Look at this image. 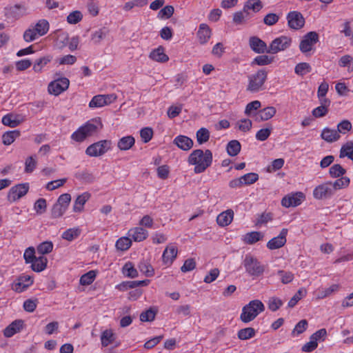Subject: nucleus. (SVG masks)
<instances>
[{
	"label": "nucleus",
	"mask_w": 353,
	"mask_h": 353,
	"mask_svg": "<svg viewBox=\"0 0 353 353\" xmlns=\"http://www.w3.org/2000/svg\"><path fill=\"white\" fill-rule=\"evenodd\" d=\"M212 153L210 150L203 151L196 149L189 155L188 163L189 165H194V173L200 174L205 172L212 165Z\"/></svg>",
	"instance_id": "1"
},
{
	"label": "nucleus",
	"mask_w": 353,
	"mask_h": 353,
	"mask_svg": "<svg viewBox=\"0 0 353 353\" xmlns=\"http://www.w3.org/2000/svg\"><path fill=\"white\" fill-rule=\"evenodd\" d=\"M49 29V22L46 19H40L34 25H31L26 30L23 38L26 42H32L47 34Z\"/></svg>",
	"instance_id": "2"
},
{
	"label": "nucleus",
	"mask_w": 353,
	"mask_h": 353,
	"mask_svg": "<svg viewBox=\"0 0 353 353\" xmlns=\"http://www.w3.org/2000/svg\"><path fill=\"white\" fill-rule=\"evenodd\" d=\"M264 310L265 305L260 300H252L242 308L240 319L242 322L248 323L253 321Z\"/></svg>",
	"instance_id": "3"
},
{
	"label": "nucleus",
	"mask_w": 353,
	"mask_h": 353,
	"mask_svg": "<svg viewBox=\"0 0 353 353\" xmlns=\"http://www.w3.org/2000/svg\"><path fill=\"white\" fill-rule=\"evenodd\" d=\"M101 126V123L98 120H92L88 121L84 125L80 127L71 135L72 139L81 142L87 137L92 136L97 132Z\"/></svg>",
	"instance_id": "4"
},
{
	"label": "nucleus",
	"mask_w": 353,
	"mask_h": 353,
	"mask_svg": "<svg viewBox=\"0 0 353 353\" xmlns=\"http://www.w3.org/2000/svg\"><path fill=\"white\" fill-rule=\"evenodd\" d=\"M242 265L245 272L253 278L259 277L265 271L264 265L253 255L248 254L245 256Z\"/></svg>",
	"instance_id": "5"
},
{
	"label": "nucleus",
	"mask_w": 353,
	"mask_h": 353,
	"mask_svg": "<svg viewBox=\"0 0 353 353\" xmlns=\"http://www.w3.org/2000/svg\"><path fill=\"white\" fill-rule=\"evenodd\" d=\"M268 72L264 69L259 70L248 76V84L246 90L252 93H256L263 90L264 83L267 80Z\"/></svg>",
	"instance_id": "6"
},
{
	"label": "nucleus",
	"mask_w": 353,
	"mask_h": 353,
	"mask_svg": "<svg viewBox=\"0 0 353 353\" xmlns=\"http://www.w3.org/2000/svg\"><path fill=\"white\" fill-rule=\"evenodd\" d=\"M112 142L109 140H102L89 145L85 150V154L92 157L101 156L111 149Z\"/></svg>",
	"instance_id": "7"
},
{
	"label": "nucleus",
	"mask_w": 353,
	"mask_h": 353,
	"mask_svg": "<svg viewBox=\"0 0 353 353\" xmlns=\"http://www.w3.org/2000/svg\"><path fill=\"white\" fill-rule=\"evenodd\" d=\"M335 192L330 181L322 183L316 186L312 192L313 197L316 200H326L332 198Z\"/></svg>",
	"instance_id": "8"
},
{
	"label": "nucleus",
	"mask_w": 353,
	"mask_h": 353,
	"mask_svg": "<svg viewBox=\"0 0 353 353\" xmlns=\"http://www.w3.org/2000/svg\"><path fill=\"white\" fill-rule=\"evenodd\" d=\"M292 43V39L287 36H281L274 39L267 50L268 53L276 54L279 52L284 51L290 46Z\"/></svg>",
	"instance_id": "9"
},
{
	"label": "nucleus",
	"mask_w": 353,
	"mask_h": 353,
	"mask_svg": "<svg viewBox=\"0 0 353 353\" xmlns=\"http://www.w3.org/2000/svg\"><path fill=\"white\" fill-rule=\"evenodd\" d=\"M305 196L301 192H292L285 195L281 200V205L285 208L296 207L302 203Z\"/></svg>",
	"instance_id": "10"
},
{
	"label": "nucleus",
	"mask_w": 353,
	"mask_h": 353,
	"mask_svg": "<svg viewBox=\"0 0 353 353\" xmlns=\"http://www.w3.org/2000/svg\"><path fill=\"white\" fill-rule=\"evenodd\" d=\"M318 41V34L316 32H310L303 37L300 43L299 49L303 53H307L313 49Z\"/></svg>",
	"instance_id": "11"
},
{
	"label": "nucleus",
	"mask_w": 353,
	"mask_h": 353,
	"mask_svg": "<svg viewBox=\"0 0 353 353\" xmlns=\"http://www.w3.org/2000/svg\"><path fill=\"white\" fill-rule=\"evenodd\" d=\"M69 85V79L66 77H62L50 82L48 85V90L50 94L57 96L66 90Z\"/></svg>",
	"instance_id": "12"
},
{
	"label": "nucleus",
	"mask_w": 353,
	"mask_h": 353,
	"mask_svg": "<svg viewBox=\"0 0 353 353\" xmlns=\"http://www.w3.org/2000/svg\"><path fill=\"white\" fill-rule=\"evenodd\" d=\"M29 190V184L21 183L10 188L8 194V199L10 202H14L27 194Z\"/></svg>",
	"instance_id": "13"
},
{
	"label": "nucleus",
	"mask_w": 353,
	"mask_h": 353,
	"mask_svg": "<svg viewBox=\"0 0 353 353\" xmlns=\"http://www.w3.org/2000/svg\"><path fill=\"white\" fill-rule=\"evenodd\" d=\"M288 26L294 30H299L303 27L305 19L301 13L297 11L290 12L287 15Z\"/></svg>",
	"instance_id": "14"
},
{
	"label": "nucleus",
	"mask_w": 353,
	"mask_h": 353,
	"mask_svg": "<svg viewBox=\"0 0 353 353\" xmlns=\"http://www.w3.org/2000/svg\"><path fill=\"white\" fill-rule=\"evenodd\" d=\"M114 94L97 95L89 103L90 108H99L110 104L116 100Z\"/></svg>",
	"instance_id": "15"
},
{
	"label": "nucleus",
	"mask_w": 353,
	"mask_h": 353,
	"mask_svg": "<svg viewBox=\"0 0 353 353\" xmlns=\"http://www.w3.org/2000/svg\"><path fill=\"white\" fill-rule=\"evenodd\" d=\"M288 229L283 228L280 234L272 239L268 243L267 247L270 250H276L283 247L286 243V236L288 234Z\"/></svg>",
	"instance_id": "16"
},
{
	"label": "nucleus",
	"mask_w": 353,
	"mask_h": 353,
	"mask_svg": "<svg viewBox=\"0 0 353 353\" xmlns=\"http://www.w3.org/2000/svg\"><path fill=\"white\" fill-rule=\"evenodd\" d=\"M177 248L174 245H168L162 254L163 263L166 266H170L177 256Z\"/></svg>",
	"instance_id": "17"
},
{
	"label": "nucleus",
	"mask_w": 353,
	"mask_h": 353,
	"mask_svg": "<svg viewBox=\"0 0 353 353\" xmlns=\"http://www.w3.org/2000/svg\"><path fill=\"white\" fill-rule=\"evenodd\" d=\"M128 236L136 242L144 241L148 236V232L142 227L131 228L128 232Z\"/></svg>",
	"instance_id": "18"
},
{
	"label": "nucleus",
	"mask_w": 353,
	"mask_h": 353,
	"mask_svg": "<svg viewBox=\"0 0 353 353\" xmlns=\"http://www.w3.org/2000/svg\"><path fill=\"white\" fill-rule=\"evenodd\" d=\"M32 283L33 280L30 276L21 275L19 276L17 281L12 284V289L17 292H21L31 285Z\"/></svg>",
	"instance_id": "19"
},
{
	"label": "nucleus",
	"mask_w": 353,
	"mask_h": 353,
	"mask_svg": "<svg viewBox=\"0 0 353 353\" xmlns=\"http://www.w3.org/2000/svg\"><path fill=\"white\" fill-rule=\"evenodd\" d=\"M173 143L181 150L188 151L190 150L194 145L193 141L187 136L179 135L176 136Z\"/></svg>",
	"instance_id": "20"
},
{
	"label": "nucleus",
	"mask_w": 353,
	"mask_h": 353,
	"mask_svg": "<svg viewBox=\"0 0 353 353\" xmlns=\"http://www.w3.org/2000/svg\"><path fill=\"white\" fill-rule=\"evenodd\" d=\"M23 325V321L22 320L14 321L4 329V336L8 338L12 337L22 330Z\"/></svg>",
	"instance_id": "21"
},
{
	"label": "nucleus",
	"mask_w": 353,
	"mask_h": 353,
	"mask_svg": "<svg viewBox=\"0 0 353 353\" xmlns=\"http://www.w3.org/2000/svg\"><path fill=\"white\" fill-rule=\"evenodd\" d=\"M91 194L88 192H85L79 195L75 199L73 205V211L74 212H81L83 210L85 203L90 199Z\"/></svg>",
	"instance_id": "22"
},
{
	"label": "nucleus",
	"mask_w": 353,
	"mask_h": 353,
	"mask_svg": "<svg viewBox=\"0 0 353 353\" xmlns=\"http://www.w3.org/2000/svg\"><path fill=\"white\" fill-rule=\"evenodd\" d=\"M250 46L251 49L256 53L267 52L266 43L256 37H252L250 39Z\"/></svg>",
	"instance_id": "23"
},
{
	"label": "nucleus",
	"mask_w": 353,
	"mask_h": 353,
	"mask_svg": "<svg viewBox=\"0 0 353 353\" xmlns=\"http://www.w3.org/2000/svg\"><path fill=\"white\" fill-rule=\"evenodd\" d=\"M197 37L201 44L206 43L211 37V30L205 23H201L199 26Z\"/></svg>",
	"instance_id": "24"
},
{
	"label": "nucleus",
	"mask_w": 353,
	"mask_h": 353,
	"mask_svg": "<svg viewBox=\"0 0 353 353\" xmlns=\"http://www.w3.org/2000/svg\"><path fill=\"white\" fill-rule=\"evenodd\" d=\"M276 112V110L273 106H268L262 110H260L256 115V121H268L272 118Z\"/></svg>",
	"instance_id": "25"
},
{
	"label": "nucleus",
	"mask_w": 353,
	"mask_h": 353,
	"mask_svg": "<svg viewBox=\"0 0 353 353\" xmlns=\"http://www.w3.org/2000/svg\"><path fill=\"white\" fill-rule=\"evenodd\" d=\"M321 137L324 141L328 143L336 141L341 137L336 130L331 129L329 128H323Z\"/></svg>",
	"instance_id": "26"
},
{
	"label": "nucleus",
	"mask_w": 353,
	"mask_h": 353,
	"mask_svg": "<svg viewBox=\"0 0 353 353\" xmlns=\"http://www.w3.org/2000/svg\"><path fill=\"white\" fill-rule=\"evenodd\" d=\"M23 119L22 117L17 114H8L2 118V123L3 125L10 128H14L19 125Z\"/></svg>",
	"instance_id": "27"
},
{
	"label": "nucleus",
	"mask_w": 353,
	"mask_h": 353,
	"mask_svg": "<svg viewBox=\"0 0 353 353\" xmlns=\"http://www.w3.org/2000/svg\"><path fill=\"white\" fill-rule=\"evenodd\" d=\"M234 216L232 210H228L219 214L216 218L217 223L222 227L227 226L231 223Z\"/></svg>",
	"instance_id": "28"
},
{
	"label": "nucleus",
	"mask_w": 353,
	"mask_h": 353,
	"mask_svg": "<svg viewBox=\"0 0 353 353\" xmlns=\"http://www.w3.org/2000/svg\"><path fill=\"white\" fill-rule=\"evenodd\" d=\"M149 57L153 61L160 63L166 62L169 59L168 56L164 52V49L161 46L153 50L150 52Z\"/></svg>",
	"instance_id": "29"
},
{
	"label": "nucleus",
	"mask_w": 353,
	"mask_h": 353,
	"mask_svg": "<svg viewBox=\"0 0 353 353\" xmlns=\"http://www.w3.org/2000/svg\"><path fill=\"white\" fill-rule=\"evenodd\" d=\"M52 57L50 55H46L35 60L32 70L36 73H40L43 69L52 61Z\"/></svg>",
	"instance_id": "30"
},
{
	"label": "nucleus",
	"mask_w": 353,
	"mask_h": 353,
	"mask_svg": "<svg viewBox=\"0 0 353 353\" xmlns=\"http://www.w3.org/2000/svg\"><path fill=\"white\" fill-rule=\"evenodd\" d=\"M339 289V285L338 284H332L329 288H319L316 290V297L319 299H325L332 294L337 292Z\"/></svg>",
	"instance_id": "31"
},
{
	"label": "nucleus",
	"mask_w": 353,
	"mask_h": 353,
	"mask_svg": "<svg viewBox=\"0 0 353 353\" xmlns=\"http://www.w3.org/2000/svg\"><path fill=\"white\" fill-rule=\"evenodd\" d=\"M48 259L43 256L35 257L34 259L30 263L32 269L34 272H40L44 270L47 266Z\"/></svg>",
	"instance_id": "32"
},
{
	"label": "nucleus",
	"mask_w": 353,
	"mask_h": 353,
	"mask_svg": "<svg viewBox=\"0 0 353 353\" xmlns=\"http://www.w3.org/2000/svg\"><path fill=\"white\" fill-rule=\"evenodd\" d=\"M134 143L135 139L132 136H125L119 140L117 147L121 150H128L134 145Z\"/></svg>",
	"instance_id": "33"
},
{
	"label": "nucleus",
	"mask_w": 353,
	"mask_h": 353,
	"mask_svg": "<svg viewBox=\"0 0 353 353\" xmlns=\"http://www.w3.org/2000/svg\"><path fill=\"white\" fill-rule=\"evenodd\" d=\"M81 232L79 227L69 228L62 233L61 237L66 241H72L80 236Z\"/></svg>",
	"instance_id": "34"
},
{
	"label": "nucleus",
	"mask_w": 353,
	"mask_h": 353,
	"mask_svg": "<svg viewBox=\"0 0 353 353\" xmlns=\"http://www.w3.org/2000/svg\"><path fill=\"white\" fill-rule=\"evenodd\" d=\"M263 8V3L260 0H248L243 6V12H248L251 10L254 12H258Z\"/></svg>",
	"instance_id": "35"
},
{
	"label": "nucleus",
	"mask_w": 353,
	"mask_h": 353,
	"mask_svg": "<svg viewBox=\"0 0 353 353\" xmlns=\"http://www.w3.org/2000/svg\"><path fill=\"white\" fill-rule=\"evenodd\" d=\"M138 268L139 270L146 276L150 277L154 276V270L149 261L143 260L140 261Z\"/></svg>",
	"instance_id": "36"
},
{
	"label": "nucleus",
	"mask_w": 353,
	"mask_h": 353,
	"mask_svg": "<svg viewBox=\"0 0 353 353\" xmlns=\"http://www.w3.org/2000/svg\"><path fill=\"white\" fill-rule=\"evenodd\" d=\"M115 339L114 334L112 330H104L101 335V342L103 347H107Z\"/></svg>",
	"instance_id": "37"
},
{
	"label": "nucleus",
	"mask_w": 353,
	"mask_h": 353,
	"mask_svg": "<svg viewBox=\"0 0 353 353\" xmlns=\"http://www.w3.org/2000/svg\"><path fill=\"white\" fill-rule=\"evenodd\" d=\"M263 238V234L261 232H251L243 236V241L248 244H253Z\"/></svg>",
	"instance_id": "38"
},
{
	"label": "nucleus",
	"mask_w": 353,
	"mask_h": 353,
	"mask_svg": "<svg viewBox=\"0 0 353 353\" xmlns=\"http://www.w3.org/2000/svg\"><path fill=\"white\" fill-rule=\"evenodd\" d=\"M350 179L347 176H341L334 182L331 181V184L334 188V192L338 190L346 188L350 185Z\"/></svg>",
	"instance_id": "39"
},
{
	"label": "nucleus",
	"mask_w": 353,
	"mask_h": 353,
	"mask_svg": "<svg viewBox=\"0 0 353 353\" xmlns=\"http://www.w3.org/2000/svg\"><path fill=\"white\" fill-rule=\"evenodd\" d=\"M132 245V240L129 236L119 238L115 243L116 248L121 251L128 250Z\"/></svg>",
	"instance_id": "40"
},
{
	"label": "nucleus",
	"mask_w": 353,
	"mask_h": 353,
	"mask_svg": "<svg viewBox=\"0 0 353 353\" xmlns=\"http://www.w3.org/2000/svg\"><path fill=\"white\" fill-rule=\"evenodd\" d=\"M345 157L353 160V141L347 142L341 147L340 157L343 158Z\"/></svg>",
	"instance_id": "41"
},
{
	"label": "nucleus",
	"mask_w": 353,
	"mask_h": 353,
	"mask_svg": "<svg viewBox=\"0 0 353 353\" xmlns=\"http://www.w3.org/2000/svg\"><path fill=\"white\" fill-rule=\"evenodd\" d=\"M241 148V144L238 141H230L227 145L228 154L231 157H235L240 152Z\"/></svg>",
	"instance_id": "42"
},
{
	"label": "nucleus",
	"mask_w": 353,
	"mask_h": 353,
	"mask_svg": "<svg viewBox=\"0 0 353 353\" xmlns=\"http://www.w3.org/2000/svg\"><path fill=\"white\" fill-rule=\"evenodd\" d=\"M122 272L125 276L132 279L137 277L139 274L138 271L131 262H128L123 265Z\"/></svg>",
	"instance_id": "43"
},
{
	"label": "nucleus",
	"mask_w": 353,
	"mask_h": 353,
	"mask_svg": "<svg viewBox=\"0 0 353 353\" xmlns=\"http://www.w3.org/2000/svg\"><path fill=\"white\" fill-rule=\"evenodd\" d=\"M311 71V65L306 62L299 63L294 68V72L299 76H304Z\"/></svg>",
	"instance_id": "44"
},
{
	"label": "nucleus",
	"mask_w": 353,
	"mask_h": 353,
	"mask_svg": "<svg viewBox=\"0 0 353 353\" xmlns=\"http://www.w3.org/2000/svg\"><path fill=\"white\" fill-rule=\"evenodd\" d=\"M196 138L199 144H203L210 139V131L205 128H201L197 130Z\"/></svg>",
	"instance_id": "45"
},
{
	"label": "nucleus",
	"mask_w": 353,
	"mask_h": 353,
	"mask_svg": "<svg viewBox=\"0 0 353 353\" xmlns=\"http://www.w3.org/2000/svg\"><path fill=\"white\" fill-rule=\"evenodd\" d=\"M346 173V170L340 164H334L330 168L329 174L332 178H339Z\"/></svg>",
	"instance_id": "46"
},
{
	"label": "nucleus",
	"mask_w": 353,
	"mask_h": 353,
	"mask_svg": "<svg viewBox=\"0 0 353 353\" xmlns=\"http://www.w3.org/2000/svg\"><path fill=\"white\" fill-rule=\"evenodd\" d=\"M20 133L17 130L9 131L4 133L2 136V141L4 145H9L12 143Z\"/></svg>",
	"instance_id": "47"
},
{
	"label": "nucleus",
	"mask_w": 353,
	"mask_h": 353,
	"mask_svg": "<svg viewBox=\"0 0 353 353\" xmlns=\"http://www.w3.org/2000/svg\"><path fill=\"white\" fill-rule=\"evenodd\" d=\"M307 294V291L305 288H300L297 292L291 298L288 302V307H293L302 298H303Z\"/></svg>",
	"instance_id": "48"
},
{
	"label": "nucleus",
	"mask_w": 353,
	"mask_h": 353,
	"mask_svg": "<svg viewBox=\"0 0 353 353\" xmlns=\"http://www.w3.org/2000/svg\"><path fill=\"white\" fill-rule=\"evenodd\" d=\"M340 67H347L349 72L353 71V58L350 55H344L339 61Z\"/></svg>",
	"instance_id": "49"
},
{
	"label": "nucleus",
	"mask_w": 353,
	"mask_h": 353,
	"mask_svg": "<svg viewBox=\"0 0 353 353\" xmlns=\"http://www.w3.org/2000/svg\"><path fill=\"white\" fill-rule=\"evenodd\" d=\"M53 243L51 241H44L40 243L37 248L38 253L41 254V256L46 254H48L52 251Z\"/></svg>",
	"instance_id": "50"
},
{
	"label": "nucleus",
	"mask_w": 353,
	"mask_h": 353,
	"mask_svg": "<svg viewBox=\"0 0 353 353\" xmlns=\"http://www.w3.org/2000/svg\"><path fill=\"white\" fill-rule=\"evenodd\" d=\"M96 273L94 271L91 270L83 274L80 278V284L82 285H90L95 279Z\"/></svg>",
	"instance_id": "51"
},
{
	"label": "nucleus",
	"mask_w": 353,
	"mask_h": 353,
	"mask_svg": "<svg viewBox=\"0 0 353 353\" xmlns=\"http://www.w3.org/2000/svg\"><path fill=\"white\" fill-rule=\"evenodd\" d=\"M261 106V103L258 101H253L247 104L245 109V114L252 116L255 111L258 110Z\"/></svg>",
	"instance_id": "52"
},
{
	"label": "nucleus",
	"mask_w": 353,
	"mask_h": 353,
	"mask_svg": "<svg viewBox=\"0 0 353 353\" xmlns=\"http://www.w3.org/2000/svg\"><path fill=\"white\" fill-rule=\"evenodd\" d=\"M67 209L58 203H55L51 210V215L52 218H59L62 216L66 212Z\"/></svg>",
	"instance_id": "53"
},
{
	"label": "nucleus",
	"mask_w": 353,
	"mask_h": 353,
	"mask_svg": "<svg viewBox=\"0 0 353 353\" xmlns=\"http://www.w3.org/2000/svg\"><path fill=\"white\" fill-rule=\"evenodd\" d=\"M174 11V9L173 6H166L159 12L157 17L161 19H167L172 16Z\"/></svg>",
	"instance_id": "54"
},
{
	"label": "nucleus",
	"mask_w": 353,
	"mask_h": 353,
	"mask_svg": "<svg viewBox=\"0 0 353 353\" xmlns=\"http://www.w3.org/2000/svg\"><path fill=\"white\" fill-rule=\"evenodd\" d=\"M255 335V330L252 327L241 329L238 332V337L241 340H247L252 338Z\"/></svg>",
	"instance_id": "55"
},
{
	"label": "nucleus",
	"mask_w": 353,
	"mask_h": 353,
	"mask_svg": "<svg viewBox=\"0 0 353 353\" xmlns=\"http://www.w3.org/2000/svg\"><path fill=\"white\" fill-rule=\"evenodd\" d=\"M83 19L82 13L79 10L70 12L67 17V21L70 24H76Z\"/></svg>",
	"instance_id": "56"
},
{
	"label": "nucleus",
	"mask_w": 353,
	"mask_h": 353,
	"mask_svg": "<svg viewBox=\"0 0 353 353\" xmlns=\"http://www.w3.org/2000/svg\"><path fill=\"white\" fill-rule=\"evenodd\" d=\"M352 125L350 121L347 119H344L341 121L337 125L338 133L345 134L347 132H349L352 130Z\"/></svg>",
	"instance_id": "57"
},
{
	"label": "nucleus",
	"mask_w": 353,
	"mask_h": 353,
	"mask_svg": "<svg viewBox=\"0 0 353 353\" xmlns=\"http://www.w3.org/2000/svg\"><path fill=\"white\" fill-rule=\"evenodd\" d=\"M327 332L326 329L322 328L313 333L310 337L311 339L314 340L318 343V342L324 341L327 337Z\"/></svg>",
	"instance_id": "58"
},
{
	"label": "nucleus",
	"mask_w": 353,
	"mask_h": 353,
	"mask_svg": "<svg viewBox=\"0 0 353 353\" xmlns=\"http://www.w3.org/2000/svg\"><path fill=\"white\" fill-rule=\"evenodd\" d=\"M47 209L46 200L45 199H39L34 205V210L38 214H43Z\"/></svg>",
	"instance_id": "59"
},
{
	"label": "nucleus",
	"mask_w": 353,
	"mask_h": 353,
	"mask_svg": "<svg viewBox=\"0 0 353 353\" xmlns=\"http://www.w3.org/2000/svg\"><path fill=\"white\" fill-rule=\"evenodd\" d=\"M243 185H251L259 179V175L254 172H250L241 176Z\"/></svg>",
	"instance_id": "60"
},
{
	"label": "nucleus",
	"mask_w": 353,
	"mask_h": 353,
	"mask_svg": "<svg viewBox=\"0 0 353 353\" xmlns=\"http://www.w3.org/2000/svg\"><path fill=\"white\" fill-rule=\"evenodd\" d=\"M283 305V301L277 297H271L268 300V308L271 311H276Z\"/></svg>",
	"instance_id": "61"
},
{
	"label": "nucleus",
	"mask_w": 353,
	"mask_h": 353,
	"mask_svg": "<svg viewBox=\"0 0 353 353\" xmlns=\"http://www.w3.org/2000/svg\"><path fill=\"white\" fill-rule=\"evenodd\" d=\"M307 327V321L305 319L300 321L292 330L293 336H297L302 334Z\"/></svg>",
	"instance_id": "62"
},
{
	"label": "nucleus",
	"mask_w": 353,
	"mask_h": 353,
	"mask_svg": "<svg viewBox=\"0 0 353 353\" xmlns=\"http://www.w3.org/2000/svg\"><path fill=\"white\" fill-rule=\"evenodd\" d=\"M140 136L144 143L149 142L153 136V130L151 128H144L140 131Z\"/></svg>",
	"instance_id": "63"
},
{
	"label": "nucleus",
	"mask_w": 353,
	"mask_h": 353,
	"mask_svg": "<svg viewBox=\"0 0 353 353\" xmlns=\"http://www.w3.org/2000/svg\"><path fill=\"white\" fill-rule=\"evenodd\" d=\"M37 165V160L32 156L26 159L25 162V172L26 173H31L34 171Z\"/></svg>",
	"instance_id": "64"
}]
</instances>
